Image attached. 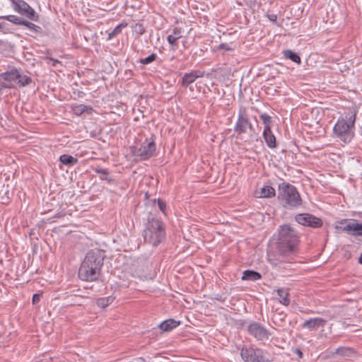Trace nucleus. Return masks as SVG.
I'll list each match as a JSON object with an SVG mask.
<instances>
[{
	"label": "nucleus",
	"instance_id": "obj_1",
	"mask_svg": "<svg viewBox=\"0 0 362 362\" xmlns=\"http://www.w3.org/2000/svg\"><path fill=\"white\" fill-rule=\"evenodd\" d=\"M105 257V252L103 250L98 249L90 250L79 268V278L87 281H93L98 279Z\"/></svg>",
	"mask_w": 362,
	"mask_h": 362
},
{
	"label": "nucleus",
	"instance_id": "obj_2",
	"mask_svg": "<svg viewBox=\"0 0 362 362\" xmlns=\"http://www.w3.org/2000/svg\"><path fill=\"white\" fill-rule=\"evenodd\" d=\"M356 114L354 109H349L338 119L334 126V135L345 144L350 143L354 136Z\"/></svg>",
	"mask_w": 362,
	"mask_h": 362
},
{
	"label": "nucleus",
	"instance_id": "obj_3",
	"mask_svg": "<svg viewBox=\"0 0 362 362\" xmlns=\"http://www.w3.org/2000/svg\"><path fill=\"white\" fill-rule=\"evenodd\" d=\"M298 236L296 231L289 225H284L279 230L277 249L283 257L294 255L298 252Z\"/></svg>",
	"mask_w": 362,
	"mask_h": 362
},
{
	"label": "nucleus",
	"instance_id": "obj_4",
	"mask_svg": "<svg viewBox=\"0 0 362 362\" xmlns=\"http://www.w3.org/2000/svg\"><path fill=\"white\" fill-rule=\"evenodd\" d=\"M277 198L281 205L286 209H293L302 204V199L296 187L283 182L279 185Z\"/></svg>",
	"mask_w": 362,
	"mask_h": 362
},
{
	"label": "nucleus",
	"instance_id": "obj_5",
	"mask_svg": "<svg viewBox=\"0 0 362 362\" xmlns=\"http://www.w3.org/2000/svg\"><path fill=\"white\" fill-rule=\"evenodd\" d=\"M165 235L163 223L155 218L148 221L143 234L145 242L153 246H156L161 243L165 238Z\"/></svg>",
	"mask_w": 362,
	"mask_h": 362
},
{
	"label": "nucleus",
	"instance_id": "obj_6",
	"mask_svg": "<svg viewBox=\"0 0 362 362\" xmlns=\"http://www.w3.org/2000/svg\"><path fill=\"white\" fill-rule=\"evenodd\" d=\"M156 145L153 136L151 139H146L139 147L132 146L131 152L139 160H147L155 154Z\"/></svg>",
	"mask_w": 362,
	"mask_h": 362
},
{
	"label": "nucleus",
	"instance_id": "obj_7",
	"mask_svg": "<svg viewBox=\"0 0 362 362\" xmlns=\"http://www.w3.org/2000/svg\"><path fill=\"white\" fill-rule=\"evenodd\" d=\"M14 11L22 16H25L31 21H38L39 16L35 10L24 0H10Z\"/></svg>",
	"mask_w": 362,
	"mask_h": 362
},
{
	"label": "nucleus",
	"instance_id": "obj_8",
	"mask_svg": "<svg viewBox=\"0 0 362 362\" xmlns=\"http://www.w3.org/2000/svg\"><path fill=\"white\" fill-rule=\"evenodd\" d=\"M249 129L251 132H254V127L248 119L245 108H240L238 112V120L234 127L235 132L238 134H242L247 132Z\"/></svg>",
	"mask_w": 362,
	"mask_h": 362
},
{
	"label": "nucleus",
	"instance_id": "obj_9",
	"mask_svg": "<svg viewBox=\"0 0 362 362\" xmlns=\"http://www.w3.org/2000/svg\"><path fill=\"white\" fill-rule=\"evenodd\" d=\"M240 355L245 362H265L263 351L254 347H243Z\"/></svg>",
	"mask_w": 362,
	"mask_h": 362
},
{
	"label": "nucleus",
	"instance_id": "obj_10",
	"mask_svg": "<svg viewBox=\"0 0 362 362\" xmlns=\"http://www.w3.org/2000/svg\"><path fill=\"white\" fill-rule=\"evenodd\" d=\"M247 331L250 335L259 341L267 340L271 335L270 332L263 325L256 322L248 325Z\"/></svg>",
	"mask_w": 362,
	"mask_h": 362
},
{
	"label": "nucleus",
	"instance_id": "obj_11",
	"mask_svg": "<svg viewBox=\"0 0 362 362\" xmlns=\"http://www.w3.org/2000/svg\"><path fill=\"white\" fill-rule=\"evenodd\" d=\"M295 219L299 224L314 228H320L323 223L321 218L310 214H298Z\"/></svg>",
	"mask_w": 362,
	"mask_h": 362
},
{
	"label": "nucleus",
	"instance_id": "obj_12",
	"mask_svg": "<svg viewBox=\"0 0 362 362\" xmlns=\"http://www.w3.org/2000/svg\"><path fill=\"white\" fill-rule=\"evenodd\" d=\"M327 323V320L321 317H314L305 320L302 324V327L310 331H316L320 328H323Z\"/></svg>",
	"mask_w": 362,
	"mask_h": 362
},
{
	"label": "nucleus",
	"instance_id": "obj_13",
	"mask_svg": "<svg viewBox=\"0 0 362 362\" xmlns=\"http://www.w3.org/2000/svg\"><path fill=\"white\" fill-rule=\"evenodd\" d=\"M355 219H341L336 222L335 228L352 235Z\"/></svg>",
	"mask_w": 362,
	"mask_h": 362
},
{
	"label": "nucleus",
	"instance_id": "obj_14",
	"mask_svg": "<svg viewBox=\"0 0 362 362\" xmlns=\"http://www.w3.org/2000/svg\"><path fill=\"white\" fill-rule=\"evenodd\" d=\"M182 30L181 28H175L173 30V34L167 37V40L168 43L173 47V50H175V47L177 46L178 40L182 37Z\"/></svg>",
	"mask_w": 362,
	"mask_h": 362
},
{
	"label": "nucleus",
	"instance_id": "obj_15",
	"mask_svg": "<svg viewBox=\"0 0 362 362\" xmlns=\"http://www.w3.org/2000/svg\"><path fill=\"white\" fill-rule=\"evenodd\" d=\"M71 110L74 115L80 116L83 113L90 114L93 111V107L90 105L76 104L71 106Z\"/></svg>",
	"mask_w": 362,
	"mask_h": 362
},
{
	"label": "nucleus",
	"instance_id": "obj_16",
	"mask_svg": "<svg viewBox=\"0 0 362 362\" xmlns=\"http://www.w3.org/2000/svg\"><path fill=\"white\" fill-rule=\"evenodd\" d=\"M276 293L280 303L286 306L290 304L289 293L286 288H279L276 290Z\"/></svg>",
	"mask_w": 362,
	"mask_h": 362
},
{
	"label": "nucleus",
	"instance_id": "obj_17",
	"mask_svg": "<svg viewBox=\"0 0 362 362\" xmlns=\"http://www.w3.org/2000/svg\"><path fill=\"white\" fill-rule=\"evenodd\" d=\"M263 137L265 141V143L267 144L269 148H274L276 146V137L271 129H269V131L264 130Z\"/></svg>",
	"mask_w": 362,
	"mask_h": 362
},
{
	"label": "nucleus",
	"instance_id": "obj_18",
	"mask_svg": "<svg viewBox=\"0 0 362 362\" xmlns=\"http://www.w3.org/2000/svg\"><path fill=\"white\" fill-rule=\"evenodd\" d=\"M202 75H197V71H191L190 73H186L182 78V85L185 87H187L192 83L197 78H201Z\"/></svg>",
	"mask_w": 362,
	"mask_h": 362
},
{
	"label": "nucleus",
	"instance_id": "obj_19",
	"mask_svg": "<svg viewBox=\"0 0 362 362\" xmlns=\"http://www.w3.org/2000/svg\"><path fill=\"white\" fill-rule=\"evenodd\" d=\"M180 324V321H176L173 319H168L161 322L159 325V327L163 332H169L177 327Z\"/></svg>",
	"mask_w": 362,
	"mask_h": 362
},
{
	"label": "nucleus",
	"instance_id": "obj_20",
	"mask_svg": "<svg viewBox=\"0 0 362 362\" xmlns=\"http://www.w3.org/2000/svg\"><path fill=\"white\" fill-rule=\"evenodd\" d=\"M262 278L260 273L254 270H245L242 276V280L246 281H257Z\"/></svg>",
	"mask_w": 362,
	"mask_h": 362
},
{
	"label": "nucleus",
	"instance_id": "obj_21",
	"mask_svg": "<svg viewBox=\"0 0 362 362\" xmlns=\"http://www.w3.org/2000/svg\"><path fill=\"white\" fill-rule=\"evenodd\" d=\"M1 77L6 82L16 81V78L19 77V71L13 69L9 71L1 74Z\"/></svg>",
	"mask_w": 362,
	"mask_h": 362
},
{
	"label": "nucleus",
	"instance_id": "obj_22",
	"mask_svg": "<svg viewBox=\"0 0 362 362\" xmlns=\"http://www.w3.org/2000/svg\"><path fill=\"white\" fill-rule=\"evenodd\" d=\"M259 197L272 198L276 195V191L274 187L269 185H266L261 188Z\"/></svg>",
	"mask_w": 362,
	"mask_h": 362
},
{
	"label": "nucleus",
	"instance_id": "obj_23",
	"mask_svg": "<svg viewBox=\"0 0 362 362\" xmlns=\"http://www.w3.org/2000/svg\"><path fill=\"white\" fill-rule=\"evenodd\" d=\"M59 161L67 166H72L78 163V158L73 157L71 155L63 154L59 157Z\"/></svg>",
	"mask_w": 362,
	"mask_h": 362
},
{
	"label": "nucleus",
	"instance_id": "obj_24",
	"mask_svg": "<svg viewBox=\"0 0 362 362\" xmlns=\"http://www.w3.org/2000/svg\"><path fill=\"white\" fill-rule=\"evenodd\" d=\"M93 170L95 173L100 175V180H106L108 183L113 182V179L109 175V171L107 169L95 168Z\"/></svg>",
	"mask_w": 362,
	"mask_h": 362
},
{
	"label": "nucleus",
	"instance_id": "obj_25",
	"mask_svg": "<svg viewBox=\"0 0 362 362\" xmlns=\"http://www.w3.org/2000/svg\"><path fill=\"white\" fill-rule=\"evenodd\" d=\"M16 82L19 87H23L30 84L32 82V78L31 77L23 74L22 71H19V77L16 78Z\"/></svg>",
	"mask_w": 362,
	"mask_h": 362
},
{
	"label": "nucleus",
	"instance_id": "obj_26",
	"mask_svg": "<svg viewBox=\"0 0 362 362\" xmlns=\"http://www.w3.org/2000/svg\"><path fill=\"white\" fill-rule=\"evenodd\" d=\"M284 56L286 59H289L293 62H296L297 64L301 63L300 57L298 56V54L290 49L284 50Z\"/></svg>",
	"mask_w": 362,
	"mask_h": 362
},
{
	"label": "nucleus",
	"instance_id": "obj_27",
	"mask_svg": "<svg viewBox=\"0 0 362 362\" xmlns=\"http://www.w3.org/2000/svg\"><path fill=\"white\" fill-rule=\"evenodd\" d=\"M114 298L112 296L100 298L96 300V305L102 308H105L113 302Z\"/></svg>",
	"mask_w": 362,
	"mask_h": 362
},
{
	"label": "nucleus",
	"instance_id": "obj_28",
	"mask_svg": "<svg viewBox=\"0 0 362 362\" xmlns=\"http://www.w3.org/2000/svg\"><path fill=\"white\" fill-rule=\"evenodd\" d=\"M260 119L264 124V130L269 131V129H271L272 123V117L267 113H263L260 115Z\"/></svg>",
	"mask_w": 362,
	"mask_h": 362
},
{
	"label": "nucleus",
	"instance_id": "obj_29",
	"mask_svg": "<svg viewBox=\"0 0 362 362\" xmlns=\"http://www.w3.org/2000/svg\"><path fill=\"white\" fill-rule=\"evenodd\" d=\"M22 25H24L27 27L28 29H30L31 31L34 32L35 33H41L42 32V28L39 25H37L31 22H29L28 21L23 20L22 21Z\"/></svg>",
	"mask_w": 362,
	"mask_h": 362
},
{
	"label": "nucleus",
	"instance_id": "obj_30",
	"mask_svg": "<svg viewBox=\"0 0 362 362\" xmlns=\"http://www.w3.org/2000/svg\"><path fill=\"white\" fill-rule=\"evenodd\" d=\"M127 26V23L125 22H122L120 24L117 25L113 30L109 33L108 39H112L113 37H116L117 35H119L121 32L122 28Z\"/></svg>",
	"mask_w": 362,
	"mask_h": 362
},
{
	"label": "nucleus",
	"instance_id": "obj_31",
	"mask_svg": "<svg viewBox=\"0 0 362 362\" xmlns=\"http://www.w3.org/2000/svg\"><path fill=\"white\" fill-rule=\"evenodd\" d=\"M0 19H6L16 25H22V21H23V19L15 15L0 16Z\"/></svg>",
	"mask_w": 362,
	"mask_h": 362
},
{
	"label": "nucleus",
	"instance_id": "obj_32",
	"mask_svg": "<svg viewBox=\"0 0 362 362\" xmlns=\"http://www.w3.org/2000/svg\"><path fill=\"white\" fill-rule=\"evenodd\" d=\"M336 354L342 356H350L354 354V350L349 347H339L336 350Z\"/></svg>",
	"mask_w": 362,
	"mask_h": 362
},
{
	"label": "nucleus",
	"instance_id": "obj_33",
	"mask_svg": "<svg viewBox=\"0 0 362 362\" xmlns=\"http://www.w3.org/2000/svg\"><path fill=\"white\" fill-rule=\"evenodd\" d=\"M352 235L353 236H362V223H358L355 220Z\"/></svg>",
	"mask_w": 362,
	"mask_h": 362
},
{
	"label": "nucleus",
	"instance_id": "obj_34",
	"mask_svg": "<svg viewBox=\"0 0 362 362\" xmlns=\"http://www.w3.org/2000/svg\"><path fill=\"white\" fill-rule=\"evenodd\" d=\"M132 30L138 35H141L146 32V29L141 23H135L132 26Z\"/></svg>",
	"mask_w": 362,
	"mask_h": 362
},
{
	"label": "nucleus",
	"instance_id": "obj_35",
	"mask_svg": "<svg viewBox=\"0 0 362 362\" xmlns=\"http://www.w3.org/2000/svg\"><path fill=\"white\" fill-rule=\"evenodd\" d=\"M157 58V55L155 53H152L148 57L140 59L139 62L141 64H148L154 62Z\"/></svg>",
	"mask_w": 362,
	"mask_h": 362
},
{
	"label": "nucleus",
	"instance_id": "obj_36",
	"mask_svg": "<svg viewBox=\"0 0 362 362\" xmlns=\"http://www.w3.org/2000/svg\"><path fill=\"white\" fill-rule=\"evenodd\" d=\"M158 208L159 209L162 211V212H165V207H166V204L165 202H163V200L158 199Z\"/></svg>",
	"mask_w": 362,
	"mask_h": 362
},
{
	"label": "nucleus",
	"instance_id": "obj_37",
	"mask_svg": "<svg viewBox=\"0 0 362 362\" xmlns=\"http://www.w3.org/2000/svg\"><path fill=\"white\" fill-rule=\"evenodd\" d=\"M40 298H41V294H40V293H35L33 296V298H32L33 304H34V305L37 304L40 300Z\"/></svg>",
	"mask_w": 362,
	"mask_h": 362
},
{
	"label": "nucleus",
	"instance_id": "obj_38",
	"mask_svg": "<svg viewBox=\"0 0 362 362\" xmlns=\"http://www.w3.org/2000/svg\"><path fill=\"white\" fill-rule=\"evenodd\" d=\"M8 87V85L6 83V81H4L3 78L1 77V74H0V90L3 88Z\"/></svg>",
	"mask_w": 362,
	"mask_h": 362
},
{
	"label": "nucleus",
	"instance_id": "obj_39",
	"mask_svg": "<svg viewBox=\"0 0 362 362\" xmlns=\"http://www.w3.org/2000/svg\"><path fill=\"white\" fill-rule=\"evenodd\" d=\"M267 18L272 22H276L277 19V16L276 14H269L267 15Z\"/></svg>",
	"mask_w": 362,
	"mask_h": 362
},
{
	"label": "nucleus",
	"instance_id": "obj_40",
	"mask_svg": "<svg viewBox=\"0 0 362 362\" xmlns=\"http://www.w3.org/2000/svg\"><path fill=\"white\" fill-rule=\"evenodd\" d=\"M219 47H220V48H221V49H226V50H232V49H231V48H230V47H229L227 45H226V44H221V45H220V46H219Z\"/></svg>",
	"mask_w": 362,
	"mask_h": 362
},
{
	"label": "nucleus",
	"instance_id": "obj_41",
	"mask_svg": "<svg viewBox=\"0 0 362 362\" xmlns=\"http://www.w3.org/2000/svg\"><path fill=\"white\" fill-rule=\"evenodd\" d=\"M294 353H296L299 356V358L303 357V353L299 349H296L295 350Z\"/></svg>",
	"mask_w": 362,
	"mask_h": 362
},
{
	"label": "nucleus",
	"instance_id": "obj_42",
	"mask_svg": "<svg viewBox=\"0 0 362 362\" xmlns=\"http://www.w3.org/2000/svg\"><path fill=\"white\" fill-rule=\"evenodd\" d=\"M197 71V75H202V77L204 76V71Z\"/></svg>",
	"mask_w": 362,
	"mask_h": 362
},
{
	"label": "nucleus",
	"instance_id": "obj_43",
	"mask_svg": "<svg viewBox=\"0 0 362 362\" xmlns=\"http://www.w3.org/2000/svg\"><path fill=\"white\" fill-rule=\"evenodd\" d=\"M357 216H358L359 218H362V211L358 212V213H357Z\"/></svg>",
	"mask_w": 362,
	"mask_h": 362
},
{
	"label": "nucleus",
	"instance_id": "obj_44",
	"mask_svg": "<svg viewBox=\"0 0 362 362\" xmlns=\"http://www.w3.org/2000/svg\"><path fill=\"white\" fill-rule=\"evenodd\" d=\"M358 262L362 264V254L361 255V256L358 259Z\"/></svg>",
	"mask_w": 362,
	"mask_h": 362
},
{
	"label": "nucleus",
	"instance_id": "obj_45",
	"mask_svg": "<svg viewBox=\"0 0 362 362\" xmlns=\"http://www.w3.org/2000/svg\"><path fill=\"white\" fill-rule=\"evenodd\" d=\"M2 28L1 25L0 24V30Z\"/></svg>",
	"mask_w": 362,
	"mask_h": 362
}]
</instances>
